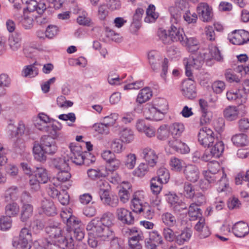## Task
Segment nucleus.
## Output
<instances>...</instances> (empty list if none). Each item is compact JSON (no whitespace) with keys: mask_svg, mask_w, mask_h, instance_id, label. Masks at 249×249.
Listing matches in <instances>:
<instances>
[{"mask_svg":"<svg viewBox=\"0 0 249 249\" xmlns=\"http://www.w3.org/2000/svg\"><path fill=\"white\" fill-rule=\"evenodd\" d=\"M231 231L235 236L244 237L249 233V226L246 222L239 221L232 226Z\"/></svg>","mask_w":249,"mask_h":249,"instance_id":"obj_25","label":"nucleus"},{"mask_svg":"<svg viewBox=\"0 0 249 249\" xmlns=\"http://www.w3.org/2000/svg\"><path fill=\"white\" fill-rule=\"evenodd\" d=\"M157 36L159 37V39L162 41L164 44H170L172 43V41L170 34L168 31L160 28L158 29L157 33Z\"/></svg>","mask_w":249,"mask_h":249,"instance_id":"obj_51","label":"nucleus"},{"mask_svg":"<svg viewBox=\"0 0 249 249\" xmlns=\"http://www.w3.org/2000/svg\"><path fill=\"white\" fill-rule=\"evenodd\" d=\"M93 129L98 134L107 135L109 133V127L103 122L95 123L92 126Z\"/></svg>","mask_w":249,"mask_h":249,"instance_id":"obj_63","label":"nucleus"},{"mask_svg":"<svg viewBox=\"0 0 249 249\" xmlns=\"http://www.w3.org/2000/svg\"><path fill=\"white\" fill-rule=\"evenodd\" d=\"M181 91L183 95L189 99H194L196 96L195 82L193 76L183 82Z\"/></svg>","mask_w":249,"mask_h":249,"instance_id":"obj_15","label":"nucleus"},{"mask_svg":"<svg viewBox=\"0 0 249 249\" xmlns=\"http://www.w3.org/2000/svg\"><path fill=\"white\" fill-rule=\"evenodd\" d=\"M60 226L61 225L59 224L58 226H49L46 228V231L50 238L53 240V246L57 244L59 247H60L61 242L62 241V230Z\"/></svg>","mask_w":249,"mask_h":249,"instance_id":"obj_17","label":"nucleus"},{"mask_svg":"<svg viewBox=\"0 0 249 249\" xmlns=\"http://www.w3.org/2000/svg\"><path fill=\"white\" fill-rule=\"evenodd\" d=\"M29 131L28 127H26L22 121H20L18 126L16 127L13 124H9L7 126V133L10 138L14 136H21L23 134H28Z\"/></svg>","mask_w":249,"mask_h":249,"instance_id":"obj_20","label":"nucleus"},{"mask_svg":"<svg viewBox=\"0 0 249 249\" xmlns=\"http://www.w3.org/2000/svg\"><path fill=\"white\" fill-rule=\"evenodd\" d=\"M87 230L91 231L95 236L102 240L106 241L108 237H112L113 231L110 227H107L98 220L93 219L87 226Z\"/></svg>","mask_w":249,"mask_h":249,"instance_id":"obj_6","label":"nucleus"},{"mask_svg":"<svg viewBox=\"0 0 249 249\" xmlns=\"http://www.w3.org/2000/svg\"><path fill=\"white\" fill-rule=\"evenodd\" d=\"M19 195L20 190L18 187L16 186H12L5 191L2 197L7 202L14 201L17 200Z\"/></svg>","mask_w":249,"mask_h":249,"instance_id":"obj_27","label":"nucleus"},{"mask_svg":"<svg viewBox=\"0 0 249 249\" xmlns=\"http://www.w3.org/2000/svg\"><path fill=\"white\" fill-rule=\"evenodd\" d=\"M66 219V230L68 233L63 239V249H73L74 246V241L72 237V231L80 225V221L72 215V209L71 208L64 210L63 209V221Z\"/></svg>","mask_w":249,"mask_h":249,"instance_id":"obj_2","label":"nucleus"},{"mask_svg":"<svg viewBox=\"0 0 249 249\" xmlns=\"http://www.w3.org/2000/svg\"><path fill=\"white\" fill-rule=\"evenodd\" d=\"M214 145L211 144L210 153L206 151L201 157V160L204 161L210 160L212 158H219L224 150V144L221 141L217 140L214 142Z\"/></svg>","mask_w":249,"mask_h":249,"instance_id":"obj_12","label":"nucleus"},{"mask_svg":"<svg viewBox=\"0 0 249 249\" xmlns=\"http://www.w3.org/2000/svg\"><path fill=\"white\" fill-rule=\"evenodd\" d=\"M88 177L91 179L95 180L102 177H106L109 176V173L107 171L102 172L100 170L89 169L87 171Z\"/></svg>","mask_w":249,"mask_h":249,"instance_id":"obj_57","label":"nucleus"},{"mask_svg":"<svg viewBox=\"0 0 249 249\" xmlns=\"http://www.w3.org/2000/svg\"><path fill=\"white\" fill-rule=\"evenodd\" d=\"M183 161L176 157H172L170 160L169 165L172 170L175 172H181L182 170Z\"/></svg>","mask_w":249,"mask_h":249,"instance_id":"obj_50","label":"nucleus"},{"mask_svg":"<svg viewBox=\"0 0 249 249\" xmlns=\"http://www.w3.org/2000/svg\"><path fill=\"white\" fill-rule=\"evenodd\" d=\"M167 109L166 100L163 98H157L145 108L144 113L147 119L159 121L163 119Z\"/></svg>","mask_w":249,"mask_h":249,"instance_id":"obj_3","label":"nucleus"},{"mask_svg":"<svg viewBox=\"0 0 249 249\" xmlns=\"http://www.w3.org/2000/svg\"><path fill=\"white\" fill-rule=\"evenodd\" d=\"M181 44L186 47L189 51L192 52L196 51L199 47V41L194 37L188 38L186 36Z\"/></svg>","mask_w":249,"mask_h":249,"instance_id":"obj_36","label":"nucleus"},{"mask_svg":"<svg viewBox=\"0 0 249 249\" xmlns=\"http://www.w3.org/2000/svg\"><path fill=\"white\" fill-rule=\"evenodd\" d=\"M183 195L186 198H193L196 195L195 186L188 182H185L183 185Z\"/></svg>","mask_w":249,"mask_h":249,"instance_id":"obj_46","label":"nucleus"},{"mask_svg":"<svg viewBox=\"0 0 249 249\" xmlns=\"http://www.w3.org/2000/svg\"><path fill=\"white\" fill-rule=\"evenodd\" d=\"M205 57L201 54H194L189 58H185L183 60L185 69V74L188 77H192V69L198 70L204 63Z\"/></svg>","mask_w":249,"mask_h":249,"instance_id":"obj_7","label":"nucleus"},{"mask_svg":"<svg viewBox=\"0 0 249 249\" xmlns=\"http://www.w3.org/2000/svg\"><path fill=\"white\" fill-rule=\"evenodd\" d=\"M158 177L154 178L164 184L166 183L170 178V175L168 170L165 168H160L157 171Z\"/></svg>","mask_w":249,"mask_h":249,"instance_id":"obj_56","label":"nucleus"},{"mask_svg":"<svg viewBox=\"0 0 249 249\" xmlns=\"http://www.w3.org/2000/svg\"><path fill=\"white\" fill-rule=\"evenodd\" d=\"M161 57L159 53L156 51H151L148 53V59L152 70L154 71H157L159 67V61Z\"/></svg>","mask_w":249,"mask_h":249,"instance_id":"obj_30","label":"nucleus"},{"mask_svg":"<svg viewBox=\"0 0 249 249\" xmlns=\"http://www.w3.org/2000/svg\"><path fill=\"white\" fill-rule=\"evenodd\" d=\"M196 9L200 19L203 22H209L212 19L213 9L208 3L206 2L199 3Z\"/></svg>","mask_w":249,"mask_h":249,"instance_id":"obj_19","label":"nucleus"},{"mask_svg":"<svg viewBox=\"0 0 249 249\" xmlns=\"http://www.w3.org/2000/svg\"><path fill=\"white\" fill-rule=\"evenodd\" d=\"M140 192L135 193L131 201V209L136 213H140L144 210L142 206V197L140 196Z\"/></svg>","mask_w":249,"mask_h":249,"instance_id":"obj_34","label":"nucleus"},{"mask_svg":"<svg viewBox=\"0 0 249 249\" xmlns=\"http://www.w3.org/2000/svg\"><path fill=\"white\" fill-rule=\"evenodd\" d=\"M143 236H139L137 237L133 236V237H129L128 245L131 249H142V245L140 243L141 240H142Z\"/></svg>","mask_w":249,"mask_h":249,"instance_id":"obj_64","label":"nucleus"},{"mask_svg":"<svg viewBox=\"0 0 249 249\" xmlns=\"http://www.w3.org/2000/svg\"><path fill=\"white\" fill-rule=\"evenodd\" d=\"M21 34L19 32H15L9 36L8 45L12 51L17 52L21 48Z\"/></svg>","mask_w":249,"mask_h":249,"instance_id":"obj_26","label":"nucleus"},{"mask_svg":"<svg viewBox=\"0 0 249 249\" xmlns=\"http://www.w3.org/2000/svg\"><path fill=\"white\" fill-rule=\"evenodd\" d=\"M170 134L171 133L169 127L168 128L166 124L160 126L157 130V137L160 140L163 141L167 139Z\"/></svg>","mask_w":249,"mask_h":249,"instance_id":"obj_54","label":"nucleus"},{"mask_svg":"<svg viewBox=\"0 0 249 249\" xmlns=\"http://www.w3.org/2000/svg\"><path fill=\"white\" fill-rule=\"evenodd\" d=\"M199 105L202 112V116L200 119V124L203 125L209 123L210 121L209 118L207 117L208 104L204 99H200L199 100Z\"/></svg>","mask_w":249,"mask_h":249,"instance_id":"obj_38","label":"nucleus"},{"mask_svg":"<svg viewBox=\"0 0 249 249\" xmlns=\"http://www.w3.org/2000/svg\"><path fill=\"white\" fill-rule=\"evenodd\" d=\"M197 137L199 144L204 147H210L217 140L213 131L207 127L200 130Z\"/></svg>","mask_w":249,"mask_h":249,"instance_id":"obj_9","label":"nucleus"},{"mask_svg":"<svg viewBox=\"0 0 249 249\" xmlns=\"http://www.w3.org/2000/svg\"><path fill=\"white\" fill-rule=\"evenodd\" d=\"M36 63L26 66L22 71V75L25 77L36 76L38 74V69L35 66Z\"/></svg>","mask_w":249,"mask_h":249,"instance_id":"obj_48","label":"nucleus"},{"mask_svg":"<svg viewBox=\"0 0 249 249\" xmlns=\"http://www.w3.org/2000/svg\"><path fill=\"white\" fill-rule=\"evenodd\" d=\"M141 156L150 167L155 166L157 162L158 157L155 151L150 147L143 148Z\"/></svg>","mask_w":249,"mask_h":249,"instance_id":"obj_24","label":"nucleus"},{"mask_svg":"<svg viewBox=\"0 0 249 249\" xmlns=\"http://www.w3.org/2000/svg\"><path fill=\"white\" fill-rule=\"evenodd\" d=\"M19 212L18 205L14 202L8 204L5 208V213L6 216L14 217L17 216Z\"/></svg>","mask_w":249,"mask_h":249,"instance_id":"obj_44","label":"nucleus"},{"mask_svg":"<svg viewBox=\"0 0 249 249\" xmlns=\"http://www.w3.org/2000/svg\"><path fill=\"white\" fill-rule=\"evenodd\" d=\"M114 220V215L113 214L109 212H107L105 213L101 218L100 220L98 222L99 223H101L102 224L107 227H110L113 225V221Z\"/></svg>","mask_w":249,"mask_h":249,"instance_id":"obj_59","label":"nucleus"},{"mask_svg":"<svg viewBox=\"0 0 249 249\" xmlns=\"http://www.w3.org/2000/svg\"><path fill=\"white\" fill-rule=\"evenodd\" d=\"M35 174V178L38 180L41 183H46L49 179L48 173L46 169L42 167H37L34 171Z\"/></svg>","mask_w":249,"mask_h":249,"instance_id":"obj_42","label":"nucleus"},{"mask_svg":"<svg viewBox=\"0 0 249 249\" xmlns=\"http://www.w3.org/2000/svg\"><path fill=\"white\" fill-rule=\"evenodd\" d=\"M209 55L205 56L206 59H214L217 61H220L223 59L220 50L215 44L212 43L209 45Z\"/></svg>","mask_w":249,"mask_h":249,"instance_id":"obj_35","label":"nucleus"},{"mask_svg":"<svg viewBox=\"0 0 249 249\" xmlns=\"http://www.w3.org/2000/svg\"><path fill=\"white\" fill-rule=\"evenodd\" d=\"M223 115L225 118L228 121H233L239 118V110L236 107L230 106L224 109Z\"/></svg>","mask_w":249,"mask_h":249,"instance_id":"obj_31","label":"nucleus"},{"mask_svg":"<svg viewBox=\"0 0 249 249\" xmlns=\"http://www.w3.org/2000/svg\"><path fill=\"white\" fill-rule=\"evenodd\" d=\"M191 232L190 231L184 230L178 235L176 237V242L179 245L184 244L185 242H188L191 237Z\"/></svg>","mask_w":249,"mask_h":249,"instance_id":"obj_58","label":"nucleus"},{"mask_svg":"<svg viewBox=\"0 0 249 249\" xmlns=\"http://www.w3.org/2000/svg\"><path fill=\"white\" fill-rule=\"evenodd\" d=\"M71 158L73 163L77 165L88 163L87 161L88 159L85 157L84 153L82 151L81 147L76 146L71 147Z\"/></svg>","mask_w":249,"mask_h":249,"instance_id":"obj_22","label":"nucleus"},{"mask_svg":"<svg viewBox=\"0 0 249 249\" xmlns=\"http://www.w3.org/2000/svg\"><path fill=\"white\" fill-rule=\"evenodd\" d=\"M32 235L27 228L21 229L18 240L13 242L14 247L19 246L22 249H30L31 247Z\"/></svg>","mask_w":249,"mask_h":249,"instance_id":"obj_13","label":"nucleus"},{"mask_svg":"<svg viewBox=\"0 0 249 249\" xmlns=\"http://www.w3.org/2000/svg\"><path fill=\"white\" fill-rule=\"evenodd\" d=\"M51 135V136L49 135L42 136L41 138L39 143L45 152L49 154H53L57 150V146L55 144L54 139L57 137L58 134L56 137H53L52 135Z\"/></svg>","mask_w":249,"mask_h":249,"instance_id":"obj_14","label":"nucleus"},{"mask_svg":"<svg viewBox=\"0 0 249 249\" xmlns=\"http://www.w3.org/2000/svg\"><path fill=\"white\" fill-rule=\"evenodd\" d=\"M195 229L198 232L200 238H207L211 234L210 230L205 223V218L199 219L196 224Z\"/></svg>","mask_w":249,"mask_h":249,"instance_id":"obj_28","label":"nucleus"},{"mask_svg":"<svg viewBox=\"0 0 249 249\" xmlns=\"http://www.w3.org/2000/svg\"><path fill=\"white\" fill-rule=\"evenodd\" d=\"M50 118L44 113H39L34 120L35 127L38 130L47 132L53 137H56L61 130V124L53 120L51 124Z\"/></svg>","mask_w":249,"mask_h":249,"instance_id":"obj_4","label":"nucleus"},{"mask_svg":"<svg viewBox=\"0 0 249 249\" xmlns=\"http://www.w3.org/2000/svg\"><path fill=\"white\" fill-rule=\"evenodd\" d=\"M188 215L190 220H199L200 218H204L202 217L201 210L197 207L196 203L190 204L188 210Z\"/></svg>","mask_w":249,"mask_h":249,"instance_id":"obj_40","label":"nucleus"},{"mask_svg":"<svg viewBox=\"0 0 249 249\" xmlns=\"http://www.w3.org/2000/svg\"><path fill=\"white\" fill-rule=\"evenodd\" d=\"M120 140L122 142H131L134 138L133 131L128 128H124L120 132Z\"/></svg>","mask_w":249,"mask_h":249,"instance_id":"obj_45","label":"nucleus"},{"mask_svg":"<svg viewBox=\"0 0 249 249\" xmlns=\"http://www.w3.org/2000/svg\"><path fill=\"white\" fill-rule=\"evenodd\" d=\"M148 171V164L144 163H141L133 171V175L138 177L142 178L147 174Z\"/></svg>","mask_w":249,"mask_h":249,"instance_id":"obj_61","label":"nucleus"},{"mask_svg":"<svg viewBox=\"0 0 249 249\" xmlns=\"http://www.w3.org/2000/svg\"><path fill=\"white\" fill-rule=\"evenodd\" d=\"M184 1L176 3L175 6L170 7L169 11L171 14L170 22L171 26L168 30L172 43L174 42H182L186 37L184 31L178 24L181 19V11L183 10L182 6L186 4Z\"/></svg>","mask_w":249,"mask_h":249,"instance_id":"obj_1","label":"nucleus"},{"mask_svg":"<svg viewBox=\"0 0 249 249\" xmlns=\"http://www.w3.org/2000/svg\"><path fill=\"white\" fill-rule=\"evenodd\" d=\"M33 151L34 158L36 160L40 162L46 161L47 153L38 142H35Z\"/></svg>","mask_w":249,"mask_h":249,"instance_id":"obj_37","label":"nucleus"},{"mask_svg":"<svg viewBox=\"0 0 249 249\" xmlns=\"http://www.w3.org/2000/svg\"><path fill=\"white\" fill-rule=\"evenodd\" d=\"M169 127L171 135L174 139V140L178 139L185 130L184 125L182 123H174L171 124Z\"/></svg>","mask_w":249,"mask_h":249,"instance_id":"obj_32","label":"nucleus"},{"mask_svg":"<svg viewBox=\"0 0 249 249\" xmlns=\"http://www.w3.org/2000/svg\"><path fill=\"white\" fill-rule=\"evenodd\" d=\"M63 206L68 205L70 203V196L68 192L65 191L68 189L72 185V181L71 180V177L69 170L70 168L68 164L63 162Z\"/></svg>","mask_w":249,"mask_h":249,"instance_id":"obj_10","label":"nucleus"},{"mask_svg":"<svg viewBox=\"0 0 249 249\" xmlns=\"http://www.w3.org/2000/svg\"><path fill=\"white\" fill-rule=\"evenodd\" d=\"M183 18L188 24L196 23L198 18L197 14L195 12H191L189 10L185 11Z\"/></svg>","mask_w":249,"mask_h":249,"instance_id":"obj_62","label":"nucleus"},{"mask_svg":"<svg viewBox=\"0 0 249 249\" xmlns=\"http://www.w3.org/2000/svg\"><path fill=\"white\" fill-rule=\"evenodd\" d=\"M242 89H232L227 92L226 96L229 101L240 106L246 103L247 94L249 93V80H245L242 84Z\"/></svg>","mask_w":249,"mask_h":249,"instance_id":"obj_5","label":"nucleus"},{"mask_svg":"<svg viewBox=\"0 0 249 249\" xmlns=\"http://www.w3.org/2000/svg\"><path fill=\"white\" fill-rule=\"evenodd\" d=\"M116 215L118 219L124 224L132 225L134 223L135 218L132 213L124 208L117 209Z\"/></svg>","mask_w":249,"mask_h":249,"instance_id":"obj_23","label":"nucleus"},{"mask_svg":"<svg viewBox=\"0 0 249 249\" xmlns=\"http://www.w3.org/2000/svg\"><path fill=\"white\" fill-rule=\"evenodd\" d=\"M247 135L245 134H237L231 138L233 144L237 147L245 146L248 143Z\"/></svg>","mask_w":249,"mask_h":249,"instance_id":"obj_41","label":"nucleus"},{"mask_svg":"<svg viewBox=\"0 0 249 249\" xmlns=\"http://www.w3.org/2000/svg\"><path fill=\"white\" fill-rule=\"evenodd\" d=\"M122 233L124 236L128 237H133V236L139 237L141 236L142 237V232L138 230V229L136 227L130 229L127 227H124L122 230Z\"/></svg>","mask_w":249,"mask_h":249,"instance_id":"obj_53","label":"nucleus"},{"mask_svg":"<svg viewBox=\"0 0 249 249\" xmlns=\"http://www.w3.org/2000/svg\"><path fill=\"white\" fill-rule=\"evenodd\" d=\"M183 174L187 180L193 183L197 181L200 177L198 167L193 164H188L184 166Z\"/></svg>","mask_w":249,"mask_h":249,"instance_id":"obj_18","label":"nucleus"},{"mask_svg":"<svg viewBox=\"0 0 249 249\" xmlns=\"http://www.w3.org/2000/svg\"><path fill=\"white\" fill-rule=\"evenodd\" d=\"M161 220L165 225L171 227L175 226L177 220L175 216L170 213H165L161 215Z\"/></svg>","mask_w":249,"mask_h":249,"instance_id":"obj_52","label":"nucleus"},{"mask_svg":"<svg viewBox=\"0 0 249 249\" xmlns=\"http://www.w3.org/2000/svg\"><path fill=\"white\" fill-rule=\"evenodd\" d=\"M228 38L232 44L243 45L249 41V32L244 30H234L228 35Z\"/></svg>","mask_w":249,"mask_h":249,"instance_id":"obj_11","label":"nucleus"},{"mask_svg":"<svg viewBox=\"0 0 249 249\" xmlns=\"http://www.w3.org/2000/svg\"><path fill=\"white\" fill-rule=\"evenodd\" d=\"M52 182L54 187H50L48 194L53 198L57 199L62 204L61 198V192L62 191V177L59 174L58 177L53 178Z\"/></svg>","mask_w":249,"mask_h":249,"instance_id":"obj_16","label":"nucleus"},{"mask_svg":"<svg viewBox=\"0 0 249 249\" xmlns=\"http://www.w3.org/2000/svg\"><path fill=\"white\" fill-rule=\"evenodd\" d=\"M206 171L223 175L225 174L224 169L221 167L220 163L216 161H212L208 163V170Z\"/></svg>","mask_w":249,"mask_h":249,"instance_id":"obj_47","label":"nucleus"},{"mask_svg":"<svg viewBox=\"0 0 249 249\" xmlns=\"http://www.w3.org/2000/svg\"><path fill=\"white\" fill-rule=\"evenodd\" d=\"M33 207L30 204H24L21 208V220L22 221H26L33 214Z\"/></svg>","mask_w":249,"mask_h":249,"instance_id":"obj_49","label":"nucleus"},{"mask_svg":"<svg viewBox=\"0 0 249 249\" xmlns=\"http://www.w3.org/2000/svg\"><path fill=\"white\" fill-rule=\"evenodd\" d=\"M205 180L210 183L217 181L219 187L217 188V191L219 192L225 191L227 186L228 185L227 175L226 174H223L222 176L215 174L213 173L204 171L203 172Z\"/></svg>","mask_w":249,"mask_h":249,"instance_id":"obj_8","label":"nucleus"},{"mask_svg":"<svg viewBox=\"0 0 249 249\" xmlns=\"http://www.w3.org/2000/svg\"><path fill=\"white\" fill-rule=\"evenodd\" d=\"M169 145L175 151L181 154L188 153L190 151L189 146L185 143L182 142L178 139L170 141Z\"/></svg>","mask_w":249,"mask_h":249,"instance_id":"obj_29","label":"nucleus"},{"mask_svg":"<svg viewBox=\"0 0 249 249\" xmlns=\"http://www.w3.org/2000/svg\"><path fill=\"white\" fill-rule=\"evenodd\" d=\"M152 96V92L149 87H145L142 89L137 95L136 101L142 104L149 100Z\"/></svg>","mask_w":249,"mask_h":249,"instance_id":"obj_39","label":"nucleus"},{"mask_svg":"<svg viewBox=\"0 0 249 249\" xmlns=\"http://www.w3.org/2000/svg\"><path fill=\"white\" fill-rule=\"evenodd\" d=\"M121 164L120 160L116 158V156L106 164V169L107 172H114L119 168Z\"/></svg>","mask_w":249,"mask_h":249,"instance_id":"obj_55","label":"nucleus"},{"mask_svg":"<svg viewBox=\"0 0 249 249\" xmlns=\"http://www.w3.org/2000/svg\"><path fill=\"white\" fill-rule=\"evenodd\" d=\"M41 208L43 213L48 216H54L56 214V208L53 202L46 198L43 199L41 202Z\"/></svg>","mask_w":249,"mask_h":249,"instance_id":"obj_33","label":"nucleus"},{"mask_svg":"<svg viewBox=\"0 0 249 249\" xmlns=\"http://www.w3.org/2000/svg\"><path fill=\"white\" fill-rule=\"evenodd\" d=\"M147 249H156L157 247L163 243L161 235L156 231L149 233V237L145 241Z\"/></svg>","mask_w":249,"mask_h":249,"instance_id":"obj_21","label":"nucleus"},{"mask_svg":"<svg viewBox=\"0 0 249 249\" xmlns=\"http://www.w3.org/2000/svg\"><path fill=\"white\" fill-rule=\"evenodd\" d=\"M162 184L163 183L157 180V178H153L150 181V188L152 193L155 195H158L161 190Z\"/></svg>","mask_w":249,"mask_h":249,"instance_id":"obj_60","label":"nucleus"},{"mask_svg":"<svg viewBox=\"0 0 249 249\" xmlns=\"http://www.w3.org/2000/svg\"><path fill=\"white\" fill-rule=\"evenodd\" d=\"M156 8L153 4H150L146 9V16L144 18V21L147 23L154 22L158 18L159 15L155 12Z\"/></svg>","mask_w":249,"mask_h":249,"instance_id":"obj_43","label":"nucleus"}]
</instances>
